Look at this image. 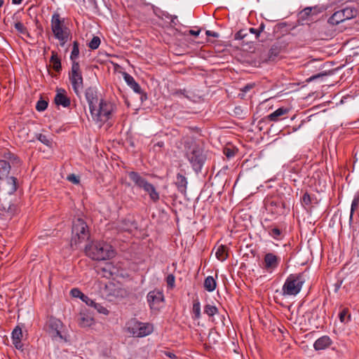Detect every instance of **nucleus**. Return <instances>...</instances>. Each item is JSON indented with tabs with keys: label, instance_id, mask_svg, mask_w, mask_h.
<instances>
[{
	"label": "nucleus",
	"instance_id": "1",
	"mask_svg": "<svg viewBox=\"0 0 359 359\" xmlns=\"http://www.w3.org/2000/svg\"><path fill=\"white\" fill-rule=\"evenodd\" d=\"M184 156L196 174L201 172L206 161V155L203 149L194 141L184 142Z\"/></svg>",
	"mask_w": 359,
	"mask_h": 359
},
{
	"label": "nucleus",
	"instance_id": "2",
	"mask_svg": "<svg viewBox=\"0 0 359 359\" xmlns=\"http://www.w3.org/2000/svg\"><path fill=\"white\" fill-rule=\"evenodd\" d=\"M116 110L114 103L100 99L98 104L90 111L93 121L102 127L107 121L111 118L113 114Z\"/></svg>",
	"mask_w": 359,
	"mask_h": 359
},
{
	"label": "nucleus",
	"instance_id": "3",
	"mask_svg": "<svg viewBox=\"0 0 359 359\" xmlns=\"http://www.w3.org/2000/svg\"><path fill=\"white\" fill-rule=\"evenodd\" d=\"M86 255L95 260H105L114 257L116 255L113 247L103 241L92 242L86 246Z\"/></svg>",
	"mask_w": 359,
	"mask_h": 359
},
{
	"label": "nucleus",
	"instance_id": "4",
	"mask_svg": "<svg viewBox=\"0 0 359 359\" xmlns=\"http://www.w3.org/2000/svg\"><path fill=\"white\" fill-rule=\"evenodd\" d=\"M50 26L55 39L60 41V45L63 47L72 37L70 29L65 25V20L60 18L58 13L52 15Z\"/></svg>",
	"mask_w": 359,
	"mask_h": 359
},
{
	"label": "nucleus",
	"instance_id": "5",
	"mask_svg": "<svg viewBox=\"0 0 359 359\" xmlns=\"http://www.w3.org/2000/svg\"><path fill=\"white\" fill-rule=\"evenodd\" d=\"M21 160L15 154L8 149H4L0 151V180H4L8 176L11 166L19 167Z\"/></svg>",
	"mask_w": 359,
	"mask_h": 359
},
{
	"label": "nucleus",
	"instance_id": "6",
	"mask_svg": "<svg viewBox=\"0 0 359 359\" xmlns=\"http://www.w3.org/2000/svg\"><path fill=\"white\" fill-rule=\"evenodd\" d=\"M90 231L86 222L81 218L74 219L72 228V243L75 245L88 240Z\"/></svg>",
	"mask_w": 359,
	"mask_h": 359
},
{
	"label": "nucleus",
	"instance_id": "7",
	"mask_svg": "<svg viewBox=\"0 0 359 359\" xmlns=\"http://www.w3.org/2000/svg\"><path fill=\"white\" fill-rule=\"evenodd\" d=\"M304 283V278L300 274H291L285 280L283 286V294L284 295L297 294Z\"/></svg>",
	"mask_w": 359,
	"mask_h": 359
},
{
	"label": "nucleus",
	"instance_id": "8",
	"mask_svg": "<svg viewBox=\"0 0 359 359\" xmlns=\"http://www.w3.org/2000/svg\"><path fill=\"white\" fill-rule=\"evenodd\" d=\"M69 79L74 93L79 97L83 88V78L79 62L72 64L71 69L69 72Z\"/></svg>",
	"mask_w": 359,
	"mask_h": 359
},
{
	"label": "nucleus",
	"instance_id": "9",
	"mask_svg": "<svg viewBox=\"0 0 359 359\" xmlns=\"http://www.w3.org/2000/svg\"><path fill=\"white\" fill-rule=\"evenodd\" d=\"M128 330L133 337H143L152 333L154 327L150 323L134 320L130 323Z\"/></svg>",
	"mask_w": 359,
	"mask_h": 359
},
{
	"label": "nucleus",
	"instance_id": "10",
	"mask_svg": "<svg viewBox=\"0 0 359 359\" xmlns=\"http://www.w3.org/2000/svg\"><path fill=\"white\" fill-rule=\"evenodd\" d=\"M64 325L62 322L55 317L50 316L46 323V330L53 340L62 339V329Z\"/></svg>",
	"mask_w": 359,
	"mask_h": 359
},
{
	"label": "nucleus",
	"instance_id": "11",
	"mask_svg": "<svg viewBox=\"0 0 359 359\" xmlns=\"http://www.w3.org/2000/svg\"><path fill=\"white\" fill-rule=\"evenodd\" d=\"M264 25L261 24L259 29L252 27L248 29H243L236 32L234 35L236 40H241L243 43L248 44L250 43V39H246L247 35H252L255 39H257L261 36V33L263 32Z\"/></svg>",
	"mask_w": 359,
	"mask_h": 359
},
{
	"label": "nucleus",
	"instance_id": "12",
	"mask_svg": "<svg viewBox=\"0 0 359 359\" xmlns=\"http://www.w3.org/2000/svg\"><path fill=\"white\" fill-rule=\"evenodd\" d=\"M147 300L151 310L159 311L164 302L163 293L158 290L150 291L147 294Z\"/></svg>",
	"mask_w": 359,
	"mask_h": 359
},
{
	"label": "nucleus",
	"instance_id": "13",
	"mask_svg": "<svg viewBox=\"0 0 359 359\" xmlns=\"http://www.w3.org/2000/svg\"><path fill=\"white\" fill-rule=\"evenodd\" d=\"M356 11L349 8H346L342 10L336 11L329 18L328 22L334 25L340 22L353 18L355 15Z\"/></svg>",
	"mask_w": 359,
	"mask_h": 359
},
{
	"label": "nucleus",
	"instance_id": "14",
	"mask_svg": "<svg viewBox=\"0 0 359 359\" xmlns=\"http://www.w3.org/2000/svg\"><path fill=\"white\" fill-rule=\"evenodd\" d=\"M85 97L88 104L89 110L97 106L101 98L99 97L98 90L96 87L90 86L85 90Z\"/></svg>",
	"mask_w": 359,
	"mask_h": 359
},
{
	"label": "nucleus",
	"instance_id": "15",
	"mask_svg": "<svg viewBox=\"0 0 359 359\" xmlns=\"http://www.w3.org/2000/svg\"><path fill=\"white\" fill-rule=\"evenodd\" d=\"M123 78L126 83L134 90V92L140 95V98L142 101L147 99V94L142 91L140 86L135 81V80L131 75L126 72H124Z\"/></svg>",
	"mask_w": 359,
	"mask_h": 359
},
{
	"label": "nucleus",
	"instance_id": "16",
	"mask_svg": "<svg viewBox=\"0 0 359 359\" xmlns=\"http://www.w3.org/2000/svg\"><path fill=\"white\" fill-rule=\"evenodd\" d=\"M54 102L57 106H62L67 108L71 104V100L67 95V91L63 88H57L54 97Z\"/></svg>",
	"mask_w": 359,
	"mask_h": 359
},
{
	"label": "nucleus",
	"instance_id": "17",
	"mask_svg": "<svg viewBox=\"0 0 359 359\" xmlns=\"http://www.w3.org/2000/svg\"><path fill=\"white\" fill-rule=\"evenodd\" d=\"M130 180L133 185L140 189H142L145 184L149 182L142 175L136 171H129L127 172Z\"/></svg>",
	"mask_w": 359,
	"mask_h": 359
},
{
	"label": "nucleus",
	"instance_id": "18",
	"mask_svg": "<svg viewBox=\"0 0 359 359\" xmlns=\"http://www.w3.org/2000/svg\"><path fill=\"white\" fill-rule=\"evenodd\" d=\"M16 212V206L14 204L0 205V218L11 219Z\"/></svg>",
	"mask_w": 359,
	"mask_h": 359
},
{
	"label": "nucleus",
	"instance_id": "19",
	"mask_svg": "<svg viewBox=\"0 0 359 359\" xmlns=\"http://www.w3.org/2000/svg\"><path fill=\"white\" fill-rule=\"evenodd\" d=\"M142 190L149 195L150 200L153 203H156L160 200L159 192L156 190L155 186L149 182L145 184Z\"/></svg>",
	"mask_w": 359,
	"mask_h": 359
},
{
	"label": "nucleus",
	"instance_id": "20",
	"mask_svg": "<svg viewBox=\"0 0 359 359\" xmlns=\"http://www.w3.org/2000/svg\"><path fill=\"white\" fill-rule=\"evenodd\" d=\"M285 250L283 251L276 252L271 248V273L276 270L282 261L284 257Z\"/></svg>",
	"mask_w": 359,
	"mask_h": 359
},
{
	"label": "nucleus",
	"instance_id": "21",
	"mask_svg": "<svg viewBox=\"0 0 359 359\" xmlns=\"http://www.w3.org/2000/svg\"><path fill=\"white\" fill-rule=\"evenodd\" d=\"M174 184L176 186L177 191L182 195L185 196L188 184L187 177L181 173H177Z\"/></svg>",
	"mask_w": 359,
	"mask_h": 359
},
{
	"label": "nucleus",
	"instance_id": "22",
	"mask_svg": "<svg viewBox=\"0 0 359 359\" xmlns=\"http://www.w3.org/2000/svg\"><path fill=\"white\" fill-rule=\"evenodd\" d=\"M332 344V340L328 336H323L318 338L313 344L316 351H321L328 348Z\"/></svg>",
	"mask_w": 359,
	"mask_h": 359
},
{
	"label": "nucleus",
	"instance_id": "23",
	"mask_svg": "<svg viewBox=\"0 0 359 359\" xmlns=\"http://www.w3.org/2000/svg\"><path fill=\"white\" fill-rule=\"evenodd\" d=\"M118 229L122 231L131 232L137 229V223L130 218H125L119 224Z\"/></svg>",
	"mask_w": 359,
	"mask_h": 359
},
{
	"label": "nucleus",
	"instance_id": "24",
	"mask_svg": "<svg viewBox=\"0 0 359 359\" xmlns=\"http://www.w3.org/2000/svg\"><path fill=\"white\" fill-rule=\"evenodd\" d=\"M4 179L6 180V184L8 185L7 192L8 194H13L19 187L18 180L15 177H7Z\"/></svg>",
	"mask_w": 359,
	"mask_h": 359
},
{
	"label": "nucleus",
	"instance_id": "25",
	"mask_svg": "<svg viewBox=\"0 0 359 359\" xmlns=\"http://www.w3.org/2000/svg\"><path fill=\"white\" fill-rule=\"evenodd\" d=\"M288 111L289 109L286 107H280L277 109L273 113H271V121H277L284 119L285 117L283 116L286 115L288 113Z\"/></svg>",
	"mask_w": 359,
	"mask_h": 359
},
{
	"label": "nucleus",
	"instance_id": "26",
	"mask_svg": "<svg viewBox=\"0 0 359 359\" xmlns=\"http://www.w3.org/2000/svg\"><path fill=\"white\" fill-rule=\"evenodd\" d=\"M50 62L53 65V69L57 72H60L62 70V65L61 60L58 57L57 52L52 51V55L50 58Z\"/></svg>",
	"mask_w": 359,
	"mask_h": 359
},
{
	"label": "nucleus",
	"instance_id": "27",
	"mask_svg": "<svg viewBox=\"0 0 359 359\" xmlns=\"http://www.w3.org/2000/svg\"><path fill=\"white\" fill-rule=\"evenodd\" d=\"M94 320L93 318L90 316L86 315L83 313H80V317L79 319V324L81 327H88L90 326Z\"/></svg>",
	"mask_w": 359,
	"mask_h": 359
},
{
	"label": "nucleus",
	"instance_id": "28",
	"mask_svg": "<svg viewBox=\"0 0 359 359\" xmlns=\"http://www.w3.org/2000/svg\"><path fill=\"white\" fill-rule=\"evenodd\" d=\"M203 286H204V288L208 292H212L215 290L216 286H217L216 280H215V278L212 276H209L207 278H205V279L204 280Z\"/></svg>",
	"mask_w": 359,
	"mask_h": 359
},
{
	"label": "nucleus",
	"instance_id": "29",
	"mask_svg": "<svg viewBox=\"0 0 359 359\" xmlns=\"http://www.w3.org/2000/svg\"><path fill=\"white\" fill-rule=\"evenodd\" d=\"M79 55V43L77 41H74L72 44V50L70 55V60L72 61V64L74 62H78L76 60L78 59Z\"/></svg>",
	"mask_w": 359,
	"mask_h": 359
},
{
	"label": "nucleus",
	"instance_id": "30",
	"mask_svg": "<svg viewBox=\"0 0 359 359\" xmlns=\"http://www.w3.org/2000/svg\"><path fill=\"white\" fill-rule=\"evenodd\" d=\"M216 257L220 261H224L228 257V252L226 246L219 245L215 253Z\"/></svg>",
	"mask_w": 359,
	"mask_h": 359
},
{
	"label": "nucleus",
	"instance_id": "31",
	"mask_svg": "<svg viewBox=\"0 0 359 359\" xmlns=\"http://www.w3.org/2000/svg\"><path fill=\"white\" fill-rule=\"evenodd\" d=\"M14 27L20 34H24L27 37L31 38L30 34L29 33L27 27L21 22L18 21L15 22Z\"/></svg>",
	"mask_w": 359,
	"mask_h": 359
},
{
	"label": "nucleus",
	"instance_id": "32",
	"mask_svg": "<svg viewBox=\"0 0 359 359\" xmlns=\"http://www.w3.org/2000/svg\"><path fill=\"white\" fill-rule=\"evenodd\" d=\"M101 271L103 273V276L110 278L114 272V267L110 263H107L104 266L102 267Z\"/></svg>",
	"mask_w": 359,
	"mask_h": 359
},
{
	"label": "nucleus",
	"instance_id": "33",
	"mask_svg": "<svg viewBox=\"0 0 359 359\" xmlns=\"http://www.w3.org/2000/svg\"><path fill=\"white\" fill-rule=\"evenodd\" d=\"M204 313L208 316L212 317L218 313V309L215 306L206 304L204 306Z\"/></svg>",
	"mask_w": 359,
	"mask_h": 359
},
{
	"label": "nucleus",
	"instance_id": "34",
	"mask_svg": "<svg viewBox=\"0 0 359 359\" xmlns=\"http://www.w3.org/2000/svg\"><path fill=\"white\" fill-rule=\"evenodd\" d=\"M22 338V329L19 326H16L12 332V336H11L12 341L21 340Z\"/></svg>",
	"mask_w": 359,
	"mask_h": 359
},
{
	"label": "nucleus",
	"instance_id": "35",
	"mask_svg": "<svg viewBox=\"0 0 359 359\" xmlns=\"http://www.w3.org/2000/svg\"><path fill=\"white\" fill-rule=\"evenodd\" d=\"M339 320L343 323H346L350 320L351 315L348 313V309H343L339 314Z\"/></svg>",
	"mask_w": 359,
	"mask_h": 359
},
{
	"label": "nucleus",
	"instance_id": "36",
	"mask_svg": "<svg viewBox=\"0 0 359 359\" xmlns=\"http://www.w3.org/2000/svg\"><path fill=\"white\" fill-rule=\"evenodd\" d=\"M193 313H194L195 318L199 319L201 318V304L198 299L194 302L193 304Z\"/></svg>",
	"mask_w": 359,
	"mask_h": 359
},
{
	"label": "nucleus",
	"instance_id": "37",
	"mask_svg": "<svg viewBox=\"0 0 359 359\" xmlns=\"http://www.w3.org/2000/svg\"><path fill=\"white\" fill-rule=\"evenodd\" d=\"M100 39L99 36H94L90 41L88 43V47L92 50L98 48L100 45Z\"/></svg>",
	"mask_w": 359,
	"mask_h": 359
},
{
	"label": "nucleus",
	"instance_id": "38",
	"mask_svg": "<svg viewBox=\"0 0 359 359\" xmlns=\"http://www.w3.org/2000/svg\"><path fill=\"white\" fill-rule=\"evenodd\" d=\"M271 236H272L274 239L280 240L282 238H283L284 235L280 229L274 227L271 229Z\"/></svg>",
	"mask_w": 359,
	"mask_h": 359
},
{
	"label": "nucleus",
	"instance_id": "39",
	"mask_svg": "<svg viewBox=\"0 0 359 359\" xmlns=\"http://www.w3.org/2000/svg\"><path fill=\"white\" fill-rule=\"evenodd\" d=\"M48 103L46 100L40 99L36 104V109L38 111H43L48 107Z\"/></svg>",
	"mask_w": 359,
	"mask_h": 359
},
{
	"label": "nucleus",
	"instance_id": "40",
	"mask_svg": "<svg viewBox=\"0 0 359 359\" xmlns=\"http://www.w3.org/2000/svg\"><path fill=\"white\" fill-rule=\"evenodd\" d=\"M312 11V7H306L299 13V18L306 20L310 15Z\"/></svg>",
	"mask_w": 359,
	"mask_h": 359
},
{
	"label": "nucleus",
	"instance_id": "41",
	"mask_svg": "<svg viewBox=\"0 0 359 359\" xmlns=\"http://www.w3.org/2000/svg\"><path fill=\"white\" fill-rule=\"evenodd\" d=\"M358 204H359V196H355L351 203V214H350V217H349L350 222L352 221L353 212H354L355 209L358 206Z\"/></svg>",
	"mask_w": 359,
	"mask_h": 359
},
{
	"label": "nucleus",
	"instance_id": "42",
	"mask_svg": "<svg viewBox=\"0 0 359 359\" xmlns=\"http://www.w3.org/2000/svg\"><path fill=\"white\" fill-rule=\"evenodd\" d=\"M224 154L228 158H232L236 154L235 149L233 147H225L224 149Z\"/></svg>",
	"mask_w": 359,
	"mask_h": 359
},
{
	"label": "nucleus",
	"instance_id": "43",
	"mask_svg": "<svg viewBox=\"0 0 359 359\" xmlns=\"http://www.w3.org/2000/svg\"><path fill=\"white\" fill-rule=\"evenodd\" d=\"M71 294L74 297L80 298L81 300L83 299V297L86 296L78 288H73L71 290L70 292Z\"/></svg>",
	"mask_w": 359,
	"mask_h": 359
},
{
	"label": "nucleus",
	"instance_id": "44",
	"mask_svg": "<svg viewBox=\"0 0 359 359\" xmlns=\"http://www.w3.org/2000/svg\"><path fill=\"white\" fill-rule=\"evenodd\" d=\"M94 309H96L98 313L104 315H108L109 313L107 308L104 307L103 306L98 303H95Z\"/></svg>",
	"mask_w": 359,
	"mask_h": 359
},
{
	"label": "nucleus",
	"instance_id": "45",
	"mask_svg": "<svg viewBox=\"0 0 359 359\" xmlns=\"http://www.w3.org/2000/svg\"><path fill=\"white\" fill-rule=\"evenodd\" d=\"M36 139L40 141L41 143L45 145L49 146L50 144V141L48 140V137L43 134H37Z\"/></svg>",
	"mask_w": 359,
	"mask_h": 359
},
{
	"label": "nucleus",
	"instance_id": "46",
	"mask_svg": "<svg viewBox=\"0 0 359 359\" xmlns=\"http://www.w3.org/2000/svg\"><path fill=\"white\" fill-rule=\"evenodd\" d=\"M186 93H187L186 89H183V90L179 89V90H175L172 91L171 95L172 96H176V97L183 95L186 97H188V95H186Z\"/></svg>",
	"mask_w": 359,
	"mask_h": 359
},
{
	"label": "nucleus",
	"instance_id": "47",
	"mask_svg": "<svg viewBox=\"0 0 359 359\" xmlns=\"http://www.w3.org/2000/svg\"><path fill=\"white\" fill-rule=\"evenodd\" d=\"M175 276L172 274H169L166 277V283L168 284V286H169L170 287H174V285H175Z\"/></svg>",
	"mask_w": 359,
	"mask_h": 359
},
{
	"label": "nucleus",
	"instance_id": "48",
	"mask_svg": "<svg viewBox=\"0 0 359 359\" xmlns=\"http://www.w3.org/2000/svg\"><path fill=\"white\" fill-rule=\"evenodd\" d=\"M82 301L83 302H85L88 306L93 307V308H94L95 304L96 303L94 300H93L92 299H90V297H88L86 295L83 297Z\"/></svg>",
	"mask_w": 359,
	"mask_h": 359
},
{
	"label": "nucleus",
	"instance_id": "49",
	"mask_svg": "<svg viewBox=\"0 0 359 359\" xmlns=\"http://www.w3.org/2000/svg\"><path fill=\"white\" fill-rule=\"evenodd\" d=\"M262 267L266 270L269 269V253L264 256V260L262 262Z\"/></svg>",
	"mask_w": 359,
	"mask_h": 359
},
{
	"label": "nucleus",
	"instance_id": "50",
	"mask_svg": "<svg viewBox=\"0 0 359 359\" xmlns=\"http://www.w3.org/2000/svg\"><path fill=\"white\" fill-rule=\"evenodd\" d=\"M67 179L73 184H77L79 183V177L76 176L74 174H71L68 175Z\"/></svg>",
	"mask_w": 359,
	"mask_h": 359
},
{
	"label": "nucleus",
	"instance_id": "51",
	"mask_svg": "<svg viewBox=\"0 0 359 359\" xmlns=\"http://www.w3.org/2000/svg\"><path fill=\"white\" fill-rule=\"evenodd\" d=\"M12 341H13V344L14 346L15 347V348L20 350L22 351H23V344L21 342V340Z\"/></svg>",
	"mask_w": 359,
	"mask_h": 359
},
{
	"label": "nucleus",
	"instance_id": "52",
	"mask_svg": "<svg viewBox=\"0 0 359 359\" xmlns=\"http://www.w3.org/2000/svg\"><path fill=\"white\" fill-rule=\"evenodd\" d=\"M303 202L306 205H309L311 203V197L306 193L303 196Z\"/></svg>",
	"mask_w": 359,
	"mask_h": 359
},
{
	"label": "nucleus",
	"instance_id": "53",
	"mask_svg": "<svg viewBox=\"0 0 359 359\" xmlns=\"http://www.w3.org/2000/svg\"><path fill=\"white\" fill-rule=\"evenodd\" d=\"M233 112L234 114L236 115V116H242L243 115V109H241V107H236L234 108V110H233Z\"/></svg>",
	"mask_w": 359,
	"mask_h": 359
},
{
	"label": "nucleus",
	"instance_id": "54",
	"mask_svg": "<svg viewBox=\"0 0 359 359\" xmlns=\"http://www.w3.org/2000/svg\"><path fill=\"white\" fill-rule=\"evenodd\" d=\"M326 74L325 73H323V74H315V75H313L312 76H311L309 79V81H314L321 76H325Z\"/></svg>",
	"mask_w": 359,
	"mask_h": 359
},
{
	"label": "nucleus",
	"instance_id": "55",
	"mask_svg": "<svg viewBox=\"0 0 359 359\" xmlns=\"http://www.w3.org/2000/svg\"><path fill=\"white\" fill-rule=\"evenodd\" d=\"M164 354L166 356H168V357H169V358H170L172 359H177V355L174 353H172V352L164 351Z\"/></svg>",
	"mask_w": 359,
	"mask_h": 359
},
{
	"label": "nucleus",
	"instance_id": "56",
	"mask_svg": "<svg viewBox=\"0 0 359 359\" xmlns=\"http://www.w3.org/2000/svg\"><path fill=\"white\" fill-rule=\"evenodd\" d=\"M200 32H201V30H200V29L196 30V31H195V30H194V29H190V30H189V34H190V35H192V36H198V35H199V34H200Z\"/></svg>",
	"mask_w": 359,
	"mask_h": 359
},
{
	"label": "nucleus",
	"instance_id": "57",
	"mask_svg": "<svg viewBox=\"0 0 359 359\" xmlns=\"http://www.w3.org/2000/svg\"><path fill=\"white\" fill-rule=\"evenodd\" d=\"M205 34L208 36H213V37H218V35H219L217 32H212V31H210V30L206 31Z\"/></svg>",
	"mask_w": 359,
	"mask_h": 359
},
{
	"label": "nucleus",
	"instance_id": "58",
	"mask_svg": "<svg viewBox=\"0 0 359 359\" xmlns=\"http://www.w3.org/2000/svg\"><path fill=\"white\" fill-rule=\"evenodd\" d=\"M252 87L250 86H245L243 89V92H247Z\"/></svg>",
	"mask_w": 359,
	"mask_h": 359
},
{
	"label": "nucleus",
	"instance_id": "59",
	"mask_svg": "<svg viewBox=\"0 0 359 359\" xmlns=\"http://www.w3.org/2000/svg\"><path fill=\"white\" fill-rule=\"evenodd\" d=\"M23 0H12L13 4H20Z\"/></svg>",
	"mask_w": 359,
	"mask_h": 359
},
{
	"label": "nucleus",
	"instance_id": "60",
	"mask_svg": "<svg viewBox=\"0 0 359 359\" xmlns=\"http://www.w3.org/2000/svg\"><path fill=\"white\" fill-rule=\"evenodd\" d=\"M177 16L172 17V19H171V23L175 25L176 24L175 20H177Z\"/></svg>",
	"mask_w": 359,
	"mask_h": 359
},
{
	"label": "nucleus",
	"instance_id": "61",
	"mask_svg": "<svg viewBox=\"0 0 359 359\" xmlns=\"http://www.w3.org/2000/svg\"><path fill=\"white\" fill-rule=\"evenodd\" d=\"M273 332H274V334H276H276H277V332L280 333V332H281V330H280V329H279V328H277V330L273 329Z\"/></svg>",
	"mask_w": 359,
	"mask_h": 359
},
{
	"label": "nucleus",
	"instance_id": "62",
	"mask_svg": "<svg viewBox=\"0 0 359 359\" xmlns=\"http://www.w3.org/2000/svg\"><path fill=\"white\" fill-rule=\"evenodd\" d=\"M250 39V42H251L254 38L252 35H247V37L245 38V39Z\"/></svg>",
	"mask_w": 359,
	"mask_h": 359
},
{
	"label": "nucleus",
	"instance_id": "63",
	"mask_svg": "<svg viewBox=\"0 0 359 359\" xmlns=\"http://www.w3.org/2000/svg\"><path fill=\"white\" fill-rule=\"evenodd\" d=\"M264 208L266 209V210H267V202L264 201Z\"/></svg>",
	"mask_w": 359,
	"mask_h": 359
},
{
	"label": "nucleus",
	"instance_id": "64",
	"mask_svg": "<svg viewBox=\"0 0 359 359\" xmlns=\"http://www.w3.org/2000/svg\"><path fill=\"white\" fill-rule=\"evenodd\" d=\"M4 4V1L0 0V8L3 6Z\"/></svg>",
	"mask_w": 359,
	"mask_h": 359
}]
</instances>
